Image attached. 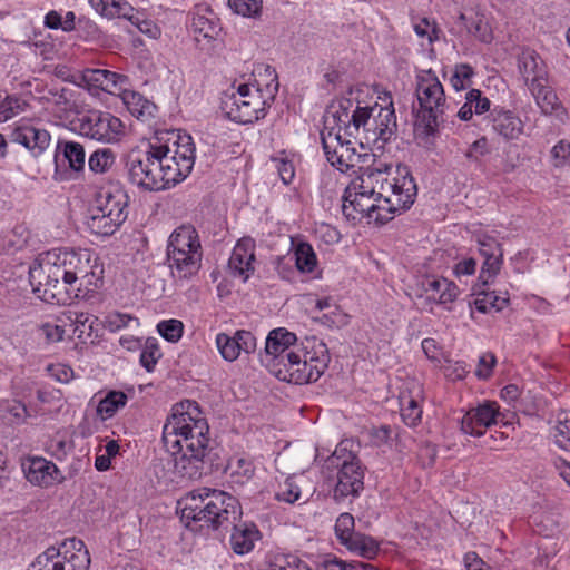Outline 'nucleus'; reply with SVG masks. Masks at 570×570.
Returning a JSON list of instances; mask_svg holds the SVG:
<instances>
[{
	"label": "nucleus",
	"instance_id": "1",
	"mask_svg": "<svg viewBox=\"0 0 570 570\" xmlns=\"http://www.w3.org/2000/svg\"><path fill=\"white\" fill-rule=\"evenodd\" d=\"M29 281L43 302L70 305L102 285V268L88 250L52 249L40 254L30 265Z\"/></svg>",
	"mask_w": 570,
	"mask_h": 570
},
{
	"label": "nucleus",
	"instance_id": "2",
	"mask_svg": "<svg viewBox=\"0 0 570 570\" xmlns=\"http://www.w3.org/2000/svg\"><path fill=\"white\" fill-rule=\"evenodd\" d=\"M209 426L198 404L185 401L174 405L163 429V442L173 456L174 473L199 479L209 456Z\"/></svg>",
	"mask_w": 570,
	"mask_h": 570
},
{
	"label": "nucleus",
	"instance_id": "3",
	"mask_svg": "<svg viewBox=\"0 0 570 570\" xmlns=\"http://www.w3.org/2000/svg\"><path fill=\"white\" fill-rule=\"evenodd\" d=\"M331 361L327 346L316 340L298 344L294 333L279 327L269 332L261 363L278 380L295 384L316 382Z\"/></svg>",
	"mask_w": 570,
	"mask_h": 570
},
{
	"label": "nucleus",
	"instance_id": "4",
	"mask_svg": "<svg viewBox=\"0 0 570 570\" xmlns=\"http://www.w3.org/2000/svg\"><path fill=\"white\" fill-rule=\"evenodd\" d=\"M267 81L256 85L240 83L224 94L220 108L228 119L238 124H253L263 119L278 91V76L271 66H264Z\"/></svg>",
	"mask_w": 570,
	"mask_h": 570
},
{
	"label": "nucleus",
	"instance_id": "5",
	"mask_svg": "<svg viewBox=\"0 0 570 570\" xmlns=\"http://www.w3.org/2000/svg\"><path fill=\"white\" fill-rule=\"evenodd\" d=\"M181 520L190 525L191 522L203 523L218 530L227 528L242 517V507L232 494L212 488H200L189 492L180 502Z\"/></svg>",
	"mask_w": 570,
	"mask_h": 570
},
{
	"label": "nucleus",
	"instance_id": "6",
	"mask_svg": "<svg viewBox=\"0 0 570 570\" xmlns=\"http://www.w3.org/2000/svg\"><path fill=\"white\" fill-rule=\"evenodd\" d=\"M153 140L170 187L185 180L191 173L196 158L191 136L180 130H167L157 132Z\"/></svg>",
	"mask_w": 570,
	"mask_h": 570
},
{
	"label": "nucleus",
	"instance_id": "7",
	"mask_svg": "<svg viewBox=\"0 0 570 570\" xmlns=\"http://www.w3.org/2000/svg\"><path fill=\"white\" fill-rule=\"evenodd\" d=\"M203 247L199 234L191 224H181L170 234L167 243V262L174 277L186 279L198 273Z\"/></svg>",
	"mask_w": 570,
	"mask_h": 570
},
{
	"label": "nucleus",
	"instance_id": "8",
	"mask_svg": "<svg viewBox=\"0 0 570 570\" xmlns=\"http://www.w3.org/2000/svg\"><path fill=\"white\" fill-rule=\"evenodd\" d=\"M415 95L419 102L415 127L425 136H434L446 105L443 86L432 70H422L416 76Z\"/></svg>",
	"mask_w": 570,
	"mask_h": 570
},
{
	"label": "nucleus",
	"instance_id": "9",
	"mask_svg": "<svg viewBox=\"0 0 570 570\" xmlns=\"http://www.w3.org/2000/svg\"><path fill=\"white\" fill-rule=\"evenodd\" d=\"M128 195L120 187L101 188L89 207L87 227L97 236H111L128 216Z\"/></svg>",
	"mask_w": 570,
	"mask_h": 570
},
{
	"label": "nucleus",
	"instance_id": "10",
	"mask_svg": "<svg viewBox=\"0 0 570 570\" xmlns=\"http://www.w3.org/2000/svg\"><path fill=\"white\" fill-rule=\"evenodd\" d=\"M128 180L137 187L158 191L171 188L158 158L154 140L146 148H134L126 156Z\"/></svg>",
	"mask_w": 570,
	"mask_h": 570
},
{
	"label": "nucleus",
	"instance_id": "11",
	"mask_svg": "<svg viewBox=\"0 0 570 570\" xmlns=\"http://www.w3.org/2000/svg\"><path fill=\"white\" fill-rule=\"evenodd\" d=\"M386 106L375 104L372 107H364V110L356 117L358 135L363 134V139L367 145H373L382 149L396 134V116L393 107L392 97L385 92L382 98Z\"/></svg>",
	"mask_w": 570,
	"mask_h": 570
},
{
	"label": "nucleus",
	"instance_id": "12",
	"mask_svg": "<svg viewBox=\"0 0 570 570\" xmlns=\"http://www.w3.org/2000/svg\"><path fill=\"white\" fill-rule=\"evenodd\" d=\"M348 441H342L326 460L328 468L337 470V482L334 488L336 500L358 497L364 489V469L357 455L348 449Z\"/></svg>",
	"mask_w": 570,
	"mask_h": 570
},
{
	"label": "nucleus",
	"instance_id": "13",
	"mask_svg": "<svg viewBox=\"0 0 570 570\" xmlns=\"http://www.w3.org/2000/svg\"><path fill=\"white\" fill-rule=\"evenodd\" d=\"M89 552L83 542L70 539L60 548L50 547L39 554L28 570H88Z\"/></svg>",
	"mask_w": 570,
	"mask_h": 570
},
{
	"label": "nucleus",
	"instance_id": "14",
	"mask_svg": "<svg viewBox=\"0 0 570 570\" xmlns=\"http://www.w3.org/2000/svg\"><path fill=\"white\" fill-rule=\"evenodd\" d=\"M343 215L348 220L361 222L364 218L370 222L384 224L393 216L387 214L382 197L363 193V190H350V185L345 188L342 204Z\"/></svg>",
	"mask_w": 570,
	"mask_h": 570
},
{
	"label": "nucleus",
	"instance_id": "15",
	"mask_svg": "<svg viewBox=\"0 0 570 570\" xmlns=\"http://www.w3.org/2000/svg\"><path fill=\"white\" fill-rule=\"evenodd\" d=\"M385 195H382L387 214L393 216L409 209L417 195L415 180L407 166L397 165L392 168V176L385 186Z\"/></svg>",
	"mask_w": 570,
	"mask_h": 570
},
{
	"label": "nucleus",
	"instance_id": "16",
	"mask_svg": "<svg viewBox=\"0 0 570 570\" xmlns=\"http://www.w3.org/2000/svg\"><path fill=\"white\" fill-rule=\"evenodd\" d=\"M78 129L82 136L106 144L118 142L125 135L124 122L112 114L101 110L86 112L79 118Z\"/></svg>",
	"mask_w": 570,
	"mask_h": 570
},
{
	"label": "nucleus",
	"instance_id": "17",
	"mask_svg": "<svg viewBox=\"0 0 570 570\" xmlns=\"http://www.w3.org/2000/svg\"><path fill=\"white\" fill-rule=\"evenodd\" d=\"M9 138L10 141L23 146L33 157L41 156L51 142V136L46 129L26 119L14 124Z\"/></svg>",
	"mask_w": 570,
	"mask_h": 570
},
{
	"label": "nucleus",
	"instance_id": "18",
	"mask_svg": "<svg viewBox=\"0 0 570 570\" xmlns=\"http://www.w3.org/2000/svg\"><path fill=\"white\" fill-rule=\"evenodd\" d=\"M485 125L504 141L518 140L524 131V122L513 110L494 106L484 117Z\"/></svg>",
	"mask_w": 570,
	"mask_h": 570
},
{
	"label": "nucleus",
	"instance_id": "19",
	"mask_svg": "<svg viewBox=\"0 0 570 570\" xmlns=\"http://www.w3.org/2000/svg\"><path fill=\"white\" fill-rule=\"evenodd\" d=\"M360 171V175L348 184L350 190H363L376 197L385 195V186L392 176L391 165L375 160L368 167H361Z\"/></svg>",
	"mask_w": 570,
	"mask_h": 570
},
{
	"label": "nucleus",
	"instance_id": "20",
	"mask_svg": "<svg viewBox=\"0 0 570 570\" xmlns=\"http://www.w3.org/2000/svg\"><path fill=\"white\" fill-rule=\"evenodd\" d=\"M321 139L327 161L341 171L348 169L355 156L352 142L343 140L341 131H335L334 127L321 131Z\"/></svg>",
	"mask_w": 570,
	"mask_h": 570
},
{
	"label": "nucleus",
	"instance_id": "21",
	"mask_svg": "<svg viewBox=\"0 0 570 570\" xmlns=\"http://www.w3.org/2000/svg\"><path fill=\"white\" fill-rule=\"evenodd\" d=\"M501 416L497 402H484L465 412L461 419V431L472 436H482Z\"/></svg>",
	"mask_w": 570,
	"mask_h": 570
},
{
	"label": "nucleus",
	"instance_id": "22",
	"mask_svg": "<svg viewBox=\"0 0 570 570\" xmlns=\"http://www.w3.org/2000/svg\"><path fill=\"white\" fill-rule=\"evenodd\" d=\"M421 287L428 303L440 305L449 312L452 311V304L460 295L458 285L442 276H425Z\"/></svg>",
	"mask_w": 570,
	"mask_h": 570
},
{
	"label": "nucleus",
	"instance_id": "23",
	"mask_svg": "<svg viewBox=\"0 0 570 570\" xmlns=\"http://www.w3.org/2000/svg\"><path fill=\"white\" fill-rule=\"evenodd\" d=\"M216 345L223 358L233 362L238 358L240 352L247 354L254 352L256 338L249 331L239 330L234 336H229L226 333L217 334Z\"/></svg>",
	"mask_w": 570,
	"mask_h": 570
},
{
	"label": "nucleus",
	"instance_id": "24",
	"mask_svg": "<svg viewBox=\"0 0 570 570\" xmlns=\"http://www.w3.org/2000/svg\"><path fill=\"white\" fill-rule=\"evenodd\" d=\"M256 244L252 237L240 238L233 248L228 268L233 276L247 281L254 273Z\"/></svg>",
	"mask_w": 570,
	"mask_h": 570
},
{
	"label": "nucleus",
	"instance_id": "25",
	"mask_svg": "<svg viewBox=\"0 0 570 570\" xmlns=\"http://www.w3.org/2000/svg\"><path fill=\"white\" fill-rule=\"evenodd\" d=\"M518 69L530 89L548 81L547 66L539 53L532 49H523L518 56Z\"/></svg>",
	"mask_w": 570,
	"mask_h": 570
},
{
	"label": "nucleus",
	"instance_id": "26",
	"mask_svg": "<svg viewBox=\"0 0 570 570\" xmlns=\"http://www.w3.org/2000/svg\"><path fill=\"white\" fill-rule=\"evenodd\" d=\"M82 80L88 87L100 89L112 95L117 91H121L129 82L126 75L106 69H86L82 72Z\"/></svg>",
	"mask_w": 570,
	"mask_h": 570
},
{
	"label": "nucleus",
	"instance_id": "27",
	"mask_svg": "<svg viewBox=\"0 0 570 570\" xmlns=\"http://www.w3.org/2000/svg\"><path fill=\"white\" fill-rule=\"evenodd\" d=\"M330 109L331 117L335 125L334 128L336 127L337 131L344 129V131L350 136H358L356 117L364 110V107L356 106L354 108L353 101L344 98L331 105Z\"/></svg>",
	"mask_w": 570,
	"mask_h": 570
},
{
	"label": "nucleus",
	"instance_id": "28",
	"mask_svg": "<svg viewBox=\"0 0 570 570\" xmlns=\"http://www.w3.org/2000/svg\"><path fill=\"white\" fill-rule=\"evenodd\" d=\"M230 533V548L236 554H246L250 552L256 542L261 540L262 534L257 525L250 521L234 522Z\"/></svg>",
	"mask_w": 570,
	"mask_h": 570
},
{
	"label": "nucleus",
	"instance_id": "29",
	"mask_svg": "<svg viewBox=\"0 0 570 570\" xmlns=\"http://www.w3.org/2000/svg\"><path fill=\"white\" fill-rule=\"evenodd\" d=\"M26 476L31 483L40 487H48L62 479L55 463L39 456L29 460Z\"/></svg>",
	"mask_w": 570,
	"mask_h": 570
},
{
	"label": "nucleus",
	"instance_id": "30",
	"mask_svg": "<svg viewBox=\"0 0 570 570\" xmlns=\"http://www.w3.org/2000/svg\"><path fill=\"white\" fill-rule=\"evenodd\" d=\"M68 318L73 325V334L81 343H92L99 337L101 324L97 316L86 312H75Z\"/></svg>",
	"mask_w": 570,
	"mask_h": 570
},
{
	"label": "nucleus",
	"instance_id": "31",
	"mask_svg": "<svg viewBox=\"0 0 570 570\" xmlns=\"http://www.w3.org/2000/svg\"><path fill=\"white\" fill-rule=\"evenodd\" d=\"M459 20L464 24L466 31L480 42H492L493 30L485 14L474 11L460 13Z\"/></svg>",
	"mask_w": 570,
	"mask_h": 570
},
{
	"label": "nucleus",
	"instance_id": "32",
	"mask_svg": "<svg viewBox=\"0 0 570 570\" xmlns=\"http://www.w3.org/2000/svg\"><path fill=\"white\" fill-rule=\"evenodd\" d=\"M534 97L538 106L546 115H552L559 112H563V107L557 97V94L547 86V82L539 83L538 87L534 86L529 89Z\"/></svg>",
	"mask_w": 570,
	"mask_h": 570
},
{
	"label": "nucleus",
	"instance_id": "33",
	"mask_svg": "<svg viewBox=\"0 0 570 570\" xmlns=\"http://www.w3.org/2000/svg\"><path fill=\"white\" fill-rule=\"evenodd\" d=\"M128 396L125 392L116 390L109 391L97 404V416L101 421L114 417L120 409L126 406Z\"/></svg>",
	"mask_w": 570,
	"mask_h": 570
},
{
	"label": "nucleus",
	"instance_id": "34",
	"mask_svg": "<svg viewBox=\"0 0 570 570\" xmlns=\"http://www.w3.org/2000/svg\"><path fill=\"white\" fill-rule=\"evenodd\" d=\"M121 98L132 116L137 118H148L154 115L156 106L142 95L132 90H127L126 87H124L121 90Z\"/></svg>",
	"mask_w": 570,
	"mask_h": 570
},
{
	"label": "nucleus",
	"instance_id": "35",
	"mask_svg": "<svg viewBox=\"0 0 570 570\" xmlns=\"http://www.w3.org/2000/svg\"><path fill=\"white\" fill-rule=\"evenodd\" d=\"M420 391L416 396L411 392H402L400 394V410L403 422L409 426H415L421 422L422 407L420 405Z\"/></svg>",
	"mask_w": 570,
	"mask_h": 570
},
{
	"label": "nucleus",
	"instance_id": "36",
	"mask_svg": "<svg viewBox=\"0 0 570 570\" xmlns=\"http://www.w3.org/2000/svg\"><path fill=\"white\" fill-rule=\"evenodd\" d=\"M509 304V296L505 292L503 295L497 292H480L474 298L472 305L481 313L500 312Z\"/></svg>",
	"mask_w": 570,
	"mask_h": 570
},
{
	"label": "nucleus",
	"instance_id": "37",
	"mask_svg": "<svg viewBox=\"0 0 570 570\" xmlns=\"http://www.w3.org/2000/svg\"><path fill=\"white\" fill-rule=\"evenodd\" d=\"M210 16L212 17H206L204 14L195 13L191 19V30L198 41L200 38L213 40L220 31L217 18L212 12Z\"/></svg>",
	"mask_w": 570,
	"mask_h": 570
},
{
	"label": "nucleus",
	"instance_id": "38",
	"mask_svg": "<svg viewBox=\"0 0 570 570\" xmlns=\"http://www.w3.org/2000/svg\"><path fill=\"white\" fill-rule=\"evenodd\" d=\"M344 547L366 559H373L379 552V543L372 537L360 532L350 539Z\"/></svg>",
	"mask_w": 570,
	"mask_h": 570
},
{
	"label": "nucleus",
	"instance_id": "39",
	"mask_svg": "<svg viewBox=\"0 0 570 570\" xmlns=\"http://www.w3.org/2000/svg\"><path fill=\"white\" fill-rule=\"evenodd\" d=\"M296 269L301 273H313L317 267V257L311 244L299 242L294 249Z\"/></svg>",
	"mask_w": 570,
	"mask_h": 570
},
{
	"label": "nucleus",
	"instance_id": "40",
	"mask_svg": "<svg viewBox=\"0 0 570 570\" xmlns=\"http://www.w3.org/2000/svg\"><path fill=\"white\" fill-rule=\"evenodd\" d=\"M58 147L61 149L69 167L75 171H81L86 164V153L81 144L75 141L60 142Z\"/></svg>",
	"mask_w": 570,
	"mask_h": 570
},
{
	"label": "nucleus",
	"instance_id": "41",
	"mask_svg": "<svg viewBox=\"0 0 570 570\" xmlns=\"http://www.w3.org/2000/svg\"><path fill=\"white\" fill-rule=\"evenodd\" d=\"M116 161V154L110 148H99L95 150L88 159L89 170L94 174H106L111 169Z\"/></svg>",
	"mask_w": 570,
	"mask_h": 570
},
{
	"label": "nucleus",
	"instance_id": "42",
	"mask_svg": "<svg viewBox=\"0 0 570 570\" xmlns=\"http://www.w3.org/2000/svg\"><path fill=\"white\" fill-rule=\"evenodd\" d=\"M269 570H312L299 557L292 553H276L269 564Z\"/></svg>",
	"mask_w": 570,
	"mask_h": 570
},
{
	"label": "nucleus",
	"instance_id": "43",
	"mask_svg": "<svg viewBox=\"0 0 570 570\" xmlns=\"http://www.w3.org/2000/svg\"><path fill=\"white\" fill-rule=\"evenodd\" d=\"M161 355L163 354L160 352L157 340L154 337H149L145 341V344L141 348L139 357L140 365L147 372H153Z\"/></svg>",
	"mask_w": 570,
	"mask_h": 570
},
{
	"label": "nucleus",
	"instance_id": "44",
	"mask_svg": "<svg viewBox=\"0 0 570 570\" xmlns=\"http://www.w3.org/2000/svg\"><path fill=\"white\" fill-rule=\"evenodd\" d=\"M28 107L26 100L18 96H7L0 101V122H4L20 112H23Z\"/></svg>",
	"mask_w": 570,
	"mask_h": 570
},
{
	"label": "nucleus",
	"instance_id": "45",
	"mask_svg": "<svg viewBox=\"0 0 570 570\" xmlns=\"http://www.w3.org/2000/svg\"><path fill=\"white\" fill-rule=\"evenodd\" d=\"M355 521L352 514L344 512L338 515L335 522V534L342 546L347 543L358 532L354 530Z\"/></svg>",
	"mask_w": 570,
	"mask_h": 570
},
{
	"label": "nucleus",
	"instance_id": "46",
	"mask_svg": "<svg viewBox=\"0 0 570 570\" xmlns=\"http://www.w3.org/2000/svg\"><path fill=\"white\" fill-rule=\"evenodd\" d=\"M473 76L474 70L470 65L459 63L454 67L450 82L456 91L465 90L471 86Z\"/></svg>",
	"mask_w": 570,
	"mask_h": 570
},
{
	"label": "nucleus",
	"instance_id": "47",
	"mask_svg": "<svg viewBox=\"0 0 570 570\" xmlns=\"http://www.w3.org/2000/svg\"><path fill=\"white\" fill-rule=\"evenodd\" d=\"M157 331L166 341L176 343L183 336L184 324L176 318L165 320L157 324Z\"/></svg>",
	"mask_w": 570,
	"mask_h": 570
},
{
	"label": "nucleus",
	"instance_id": "48",
	"mask_svg": "<svg viewBox=\"0 0 570 570\" xmlns=\"http://www.w3.org/2000/svg\"><path fill=\"white\" fill-rule=\"evenodd\" d=\"M483 258L484 261L481 267L479 279L483 285H488L500 273L503 264V254Z\"/></svg>",
	"mask_w": 570,
	"mask_h": 570
},
{
	"label": "nucleus",
	"instance_id": "49",
	"mask_svg": "<svg viewBox=\"0 0 570 570\" xmlns=\"http://www.w3.org/2000/svg\"><path fill=\"white\" fill-rule=\"evenodd\" d=\"M228 466L232 471V476L237 478L236 482L239 483L249 480L255 472L253 462L246 458H237L230 461Z\"/></svg>",
	"mask_w": 570,
	"mask_h": 570
},
{
	"label": "nucleus",
	"instance_id": "50",
	"mask_svg": "<svg viewBox=\"0 0 570 570\" xmlns=\"http://www.w3.org/2000/svg\"><path fill=\"white\" fill-rule=\"evenodd\" d=\"M228 4L243 17L256 18L262 11V0H229Z\"/></svg>",
	"mask_w": 570,
	"mask_h": 570
},
{
	"label": "nucleus",
	"instance_id": "51",
	"mask_svg": "<svg viewBox=\"0 0 570 570\" xmlns=\"http://www.w3.org/2000/svg\"><path fill=\"white\" fill-rule=\"evenodd\" d=\"M301 498V489L294 482L293 479L288 478L285 482L279 485V490L275 493V499L286 503H294Z\"/></svg>",
	"mask_w": 570,
	"mask_h": 570
},
{
	"label": "nucleus",
	"instance_id": "52",
	"mask_svg": "<svg viewBox=\"0 0 570 570\" xmlns=\"http://www.w3.org/2000/svg\"><path fill=\"white\" fill-rule=\"evenodd\" d=\"M553 439L559 449L570 452V417L558 421Z\"/></svg>",
	"mask_w": 570,
	"mask_h": 570
},
{
	"label": "nucleus",
	"instance_id": "53",
	"mask_svg": "<svg viewBox=\"0 0 570 570\" xmlns=\"http://www.w3.org/2000/svg\"><path fill=\"white\" fill-rule=\"evenodd\" d=\"M50 101L62 110H69L75 104V94L69 88H52L49 90Z\"/></svg>",
	"mask_w": 570,
	"mask_h": 570
},
{
	"label": "nucleus",
	"instance_id": "54",
	"mask_svg": "<svg viewBox=\"0 0 570 570\" xmlns=\"http://www.w3.org/2000/svg\"><path fill=\"white\" fill-rule=\"evenodd\" d=\"M479 252L482 257H490L503 254L502 245L500 242L489 235H483L478 239Z\"/></svg>",
	"mask_w": 570,
	"mask_h": 570
},
{
	"label": "nucleus",
	"instance_id": "55",
	"mask_svg": "<svg viewBox=\"0 0 570 570\" xmlns=\"http://www.w3.org/2000/svg\"><path fill=\"white\" fill-rule=\"evenodd\" d=\"M272 161L274 163L282 181L285 185L291 184L295 177V167L293 161L286 157H273Z\"/></svg>",
	"mask_w": 570,
	"mask_h": 570
},
{
	"label": "nucleus",
	"instance_id": "56",
	"mask_svg": "<svg viewBox=\"0 0 570 570\" xmlns=\"http://www.w3.org/2000/svg\"><path fill=\"white\" fill-rule=\"evenodd\" d=\"M468 100L470 105H473L475 115H483L485 112L490 114L491 101L488 97L482 95V91L479 89H471L468 91Z\"/></svg>",
	"mask_w": 570,
	"mask_h": 570
},
{
	"label": "nucleus",
	"instance_id": "57",
	"mask_svg": "<svg viewBox=\"0 0 570 570\" xmlns=\"http://www.w3.org/2000/svg\"><path fill=\"white\" fill-rule=\"evenodd\" d=\"M71 450V442H68L60 438L51 439L47 445V451L49 452V454L58 461H63Z\"/></svg>",
	"mask_w": 570,
	"mask_h": 570
},
{
	"label": "nucleus",
	"instance_id": "58",
	"mask_svg": "<svg viewBox=\"0 0 570 570\" xmlns=\"http://www.w3.org/2000/svg\"><path fill=\"white\" fill-rule=\"evenodd\" d=\"M415 33L420 38H426L429 42L438 40V28L434 22H431L428 18H422L419 21L413 22Z\"/></svg>",
	"mask_w": 570,
	"mask_h": 570
},
{
	"label": "nucleus",
	"instance_id": "59",
	"mask_svg": "<svg viewBox=\"0 0 570 570\" xmlns=\"http://www.w3.org/2000/svg\"><path fill=\"white\" fill-rule=\"evenodd\" d=\"M553 165L561 167L570 164V141L560 140L551 150Z\"/></svg>",
	"mask_w": 570,
	"mask_h": 570
},
{
	"label": "nucleus",
	"instance_id": "60",
	"mask_svg": "<svg viewBox=\"0 0 570 570\" xmlns=\"http://www.w3.org/2000/svg\"><path fill=\"white\" fill-rule=\"evenodd\" d=\"M497 363V358L493 353H484L480 356L475 375L481 380H487L491 376L492 370Z\"/></svg>",
	"mask_w": 570,
	"mask_h": 570
},
{
	"label": "nucleus",
	"instance_id": "61",
	"mask_svg": "<svg viewBox=\"0 0 570 570\" xmlns=\"http://www.w3.org/2000/svg\"><path fill=\"white\" fill-rule=\"evenodd\" d=\"M110 12L109 18L119 17L128 19L134 22V8L126 0H110Z\"/></svg>",
	"mask_w": 570,
	"mask_h": 570
},
{
	"label": "nucleus",
	"instance_id": "62",
	"mask_svg": "<svg viewBox=\"0 0 570 570\" xmlns=\"http://www.w3.org/2000/svg\"><path fill=\"white\" fill-rule=\"evenodd\" d=\"M132 321L137 320L129 314L122 313H112L107 318L108 327L110 331H119L124 327H127Z\"/></svg>",
	"mask_w": 570,
	"mask_h": 570
},
{
	"label": "nucleus",
	"instance_id": "63",
	"mask_svg": "<svg viewBox=\"0 0 570 570\" xmlns=\"http://www.w3.org/2000/svg\"><path fill=\"white\" fill-rule=\"evenodd\" d=\"M357 561L347 562L338 558L325 559L321 564V570H356Z\"/></svg>",
	"mask_w": 570,
	"mask_h": 570
},
{
	"label": "nucleus",
	"instance_id": "64",
	"mask_svg": "<svg viewBox=\"0 0 570 570\" xmlns=\"http://www.w3.org/2000/svg\"><path fill=\"white\" fill-rule=\"evenodd\" d=\"M463 561L466 570H491V567L487 566L474 551L466 552Z\"/></svg>",
	"mask_w": 570,
	"mask_h": 570
}]
</instances>
